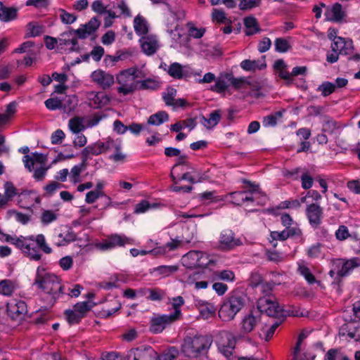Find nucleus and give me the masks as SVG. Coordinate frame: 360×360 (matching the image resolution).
Segmentation results:
<instances>
[{
	"mask_svg": "<svg viewBox=\"0 0 360 360\" xmlns=\"http://www.w3.org/2000/svg\"><path fill=\"white\" fill-rule=\"evenodd\" d=\"M140 297H145L148 300L160 302L166 297L165 290L159 288H141L138 289Z\"/></svg>",
	"mask_w": 360,
	"mask_h": 360,
	"instance_id": "20",
	"label": "nucleus"
},
{
	"mask_svg": "<svg viewBox=\"0 0 360 360\" xmlns=\"http://www.w3.org/2000/svg\"><path fill=\"white\" fill-rule=\"evenodd\" d=\"M169 303L172 306L171 309L174 311L169 315L172 316L176 321L180 320L182 316L181 308L185 303L184 299L181 296H176L170 299Z\"/></svg>",
	"mask_w": 360,
	"mask_h": 360,
	"instance_id": "36",
	"label": "nucleus"
},
{
	"mask_svg": "<svg viewBox=\"0 0 360 360\" xmlns=\"http://www.w3.org/2000/svg\"><path fill=\"white\" fill-rule=\"evenodd\" d=\"M90 77L94 83L103 89L110 88L115 83L114 76L111 73L101 69L92 72Z\"/></svg>",
	"mask_w": 360,
	"mask_h": 360,
	"instance_id": "13",
	"label": "nucleus"
},
{
	"mask_svg": "<svg viewBox=\"0 0 360 360\" xmlns=\"http://www.w3.org/2000/svg\"><path fill=\"white\" fill-rule=\"evenodd\" d=\"M198 198L200 201L206 202L207 203L213 202H219L223 200V198L216 195L214 191H205L198 194Z\"/></svg>",
	"mask_w": 360,
	"mask_h": 360,
	"instance_id": "54",
	"label": "nucleus"
},
{
	"mask_svg": "<svg viewBox=\"0 0 360 360\" xmlns=\"http://www.w3.org/2000/svg\"><path fill=\"white\" fill-rule=\"evenodd\" d=\"M87 99L89 101L90 105L95 108H101L107 105L110 102L109 96L102 91H90L87 93Z\"/></svg>",
	"mask_w": 360,
	"mask_h": 360,
	"instance_id": "23",
	"label": "nucleus"
},
{
	"mask_svg": "<svg viewBox=\"0 0 360 360\" xmlns=\"http://www.w3.org/2000/svg\"><path fill=\"white\" fill-rule=\"evenodd\" d=\"M210 345V339L205 335L187 337L181 346V352L188 357L195 358L207 352Z\"/></svg>",
	"mask_w": 360,
	"mask_h": 360,
	"instance_id": "6",
	"label": "nucleus"
},
{
	"mask_svg": "<svg viewBox=\"0 0 360 360\" xmlns=\"http://www.w3.org/2000/svg\"><path fill=\"white\" fill-rule=\"evenodd\" d=\"M225 79L236 89H241L248 84L247 79L243 77L236 78L231 74H226Z\"/></svg>",
	"mask_w": 360,
	"mask_h": 360,
	"instance_id": "53",
	"label": "nucleus"
},
{
	"mask_svg": "<svg viewBox=\"0 0 360 360\" xmlns=\"http://www.w3.org/2000/svg\"><path fill=\"white\" fill-rule=\"evenodd\" d=\"M214 82L215 84L210 88V90L212 91L222 94L224 93L229 87L227 80L226 81L224 79H216Z\"/></svg>",
	"mask_w": 360,
	"mask_h": 360,
	"instance_id": "57",
	"label": "nucleus"
},
{
	"mask_svg": "<svg viewBox=\"0 0 360 360\" xmlns=\"http://www.w3.org/2000/svg\"><path fill=\"white\" fill-rule=\"evenodd\" d=\"M259 311L266 313L269 316H276L282 311L278 304L269 297H262L258 302Z\"/></svg>",
	"mask_w": 360,
	"mask_h": 360,
	"instance_id": "17",
	"label": "nucleus"
},
{
	"mask_svg": "<svg viewBox=\"0 0 360 360\" xmlns=\"http://www.w3.org/2000/svg\"><path fill=\"white\" fill-rule=\"evenodd\" d=\"M45 44L48 49L52 50L56 48V45L58 44L59 46H67L72 45L70 48L71 51L75 50V46L77 44V39H59L57 40L56 38L46 36L44 38Z\"/></svg>",
	"mask_w": 360,
	"mask_h": 360,
	"instance_id": "27",
	"label": "nucleus"
},
{
	"mask_svg": "<svg viewBox=\"0 0 360 360\" xmlns=\"http://www.w3.org/2000/svg\"><path fill=\"white\" fill-rule=\"evenodd\" d=\"M188 66H183L179 63L174 62L169 65L168 75L177 79H181L188 75Z\"/></svg>",
	"mask_w": 360,
	"mask_h": 360,
	"instance_id": "32",
	"label": "nucleus"
},
{
	"mask_svg": "<svg viewBox=\"0 0 360 360\" xmlns=\"http://www.w3.org/2000/svg\"><path fill=\"white\" fill-rule=\"evenodd\" d=\"M44 32V26L37 22H30L26 26L25 37H36Z\"/></svg>",
	"mask_w": 360,
	"mask_h": 360,
	"instance_id": "41",
	"label": "nucleus"
},
{
	"mask_svg": "<svg viewBox=\"0 0 360 360\" xmlns=\"http://www.w3.org/2000/svg\"><path fill=\"white\" fill-rule=\"evenodd\" d=\"M18 10L13 7H7L0 1V20L8 22L17 18Z\"/></svg>",
	"mask_w": 360,
	"mask_h": 360,
	"instance_id": "38",
	"label": "nucleus"
},
{
	"mask_svg": "<svg viewBox=\"0 0 360 360\" xmlns=\"http://www.w3.org/2000/svg\"><path fill=\"white\" fill-rule=\"evenodd\" d=\"M344 125L337 121L327 118L323 123L322 130L329 134H337L340 132Z\"/></svg>",
	"mask_w": 360,
	"mask_h": 360,
	"instance_id": "39",
	"label": "nucleus"
},
{
	"mask_svg": "<svg viewBox=\"0 0 360 360\" xmlns=\"http://www.w3.org/2000/svg\"><path fill=\"white\" fill-rule=\"evenodd\" d=\"M221 118V111L214 110L209 114L207 117L202 116L200 122L205 128L211 129L219 122Z\"/></svg>",
	"mask_w": 360,
	"mask_h": 360,
	"instance_id": "37",
	"label": "nucleus"
},
{
	"mask_svg": "<svg viewBox=\"0 0 360 360\" xmlns=\"http://www.w3.org/2000/svg\"><path fill=\"white\" fill-rule=\"evenodd\" d=\"M182 243V240L179 238L172 239L167 242L165 245L157 246L153 248V252L155 255H164L169 252L174 251L179 248Z\"/></svg>",
	"mask_w": 360,
	"mask_h": 360,
	"instance_id": "31",
	"label": "nucleus"
},
{
	"mask_svg": "<svg viewBox=\"0 0 360 360\" xmlns=\"http://www.w3.org/2000/svg\"><path fill=\"white\" fill-rule=\"evenodd\" d=\"M169 120L168 114L165 111H159L150 115L148 120L147 125L159 126Z\"/></svg>",
	"mask_w": 360,
	"mask_h": 360,
	"instance_id": "47",
	"label": "nucleus"
},
{
	"mask_svg": "<svg viewBox=\"0 0 360 360\" xmlns=\"http://www.w3.org/2000/svg\"><path fill=\"white\" fill-rule=\"evenodd\" d=\"M345 13L341 4L336 3L331 8L327 9L326 18L328 20L339 22L344 18Z\"/></svg>",
	"mask_w": 360,
	"mask_h": 360,
	"instance_id": "34",
	"label": "nucleus"
},
{
	"mask_svg": "<svg viewBox=\"0 0 360 360\" xmlns=\"http://www.w3.org/2000/svg\"><path fill=\"white\" fill-rule=\"evenodd\" d=\"M178 270V265H162L151 269L150 273L155 277L164 278L170 276Z\"/></svg>",
	"mask_w": 360,
	"mask_h": 360,
	"instance_id": "28",
	"label": "nucleus"
},
{
	"mask_svg": "<svg viewBox=\"0 0 360 360\" xmlns=\"http://www.w3.org/2000/svg\"><path fill=\"white\" fill-rule=\"evenodd\" d=\"M75 239L76 234L70 227L67 226H62L58 231L56 230L52 237L53 244L58 247L65 246Z\"/></svg>",
	"mask_w": 360,
	"mask_h": 360,
	"instance_id": "12",
	"label": "nucleus"
},
{
	"mask_svg": "<svg viewBox=\"0 0 360 360\" xmlns=\"http://www.w3.org/2000/svg\"><path fill=\"white\" fill-rule=\"evenodd\" d=\"M197 51L202 57L207 60L216 58L221 55V49L218 46L204 41L198 43Z\"/></svg>",
	"mask_w": 360,
	"mask_h": 360,
	"instance_id": "19",
	"label": "nucleus"
},
{
	"mask_svg": "<svg viewBox=\"0 0 360 360\" xmlns=\"http://www.w3.org/2000/svg\"><path fill=\"white\" fill-rule=\"evenodd\" d=\"M85 169V164L82 163L75 165L70 172V179L73 184H77L81 181L80 174Z\"/></svg>",
	"mask_w": 360,
	"mask_h": 360,
	"instance_id": "51",
	"label": "nucleus"
},
{
	"mask_svg": "<svg viewBox=\"0 0 360 360\" xmlns=\"http://www.w3.org/2000/svg\"><path fill=\"white\" fill-rule=\"evenodd\" d=\"M134 28L138 35L143 37L148 32V23L145 18L138 15L134 20Z\"/></svg>",
	"mask_w": 360,
	"mask_h": 360,
	"instance_id": "40",
	"label": "nucleus"
},
{
	"mask_svg": "<svg viewBox=\"0 0 360 360\" xmlns=\"http://www.w3.org/2000/svg\"><path fill=\"white\" fill-rule=\"evenodd\" d=\"M317 91H321L323 96H328L335 91V85L332 82H324L318 86Z\"/></svg>",
	"mask_w": 360,
	"mask_h": 360,
	"instance_id": "59",
	"label": "nucleus"
},
{
	"mask_svg": "<svg viewBox=\"0 0 360 360\" xmlns=\"http://www.w3.org/2000/svg\"><path fill=\"white\" fill-rule=\"evenodd\" d=\"M58 219V214L51 210H45L41 216V221L44 225H48Z\"/></svg>",
	"mask_w": 360,
	"mask_h": 360,
	"instance_id": "58",
	"label": "nucleus"
},
{
	"mask_svg": "<svg viewBox=\"0 0 360 360\" xmlns=\"http://www.w3.org/2000/svg\"><path fill=\"white\" fill-rule=\"evenodd\" d=\"M65 316L68 322L70 324L78 323L82 319V316L78 314L74 309L72 310H66Z\"/></svg>",
	"mask_w": 360,
	"mask_h": 360,
	"instance_id": "62",
	"label": "nucleus"
},
{
	"mask_svg": "<svg viewBox=\"0 0 360 360\" xmlns=\"http://www.w3.org/2000/svg\"><path fill=\"white\" fill-rule=\"evenodd\" d=\"M196 126V121L194 118H188L176 122L170 126V129L175 132H179L181 130L188 128L189 130L193 129Z\"/></svg>",
	"mask_w": 360,
	"mask_h": 360,
	"instance_id": "45",
	"label": "nucleus"
},
{
	"mask_svg": "<svg viewBox=\"0 0 360 360\" xmlns=\"http://www.w3.org/2000/svg\"><path fill=\"white\" fill-rule=\"evenodd\" d=\"M105 194L100 191H90L86 193L85 202L89 204L95 202L100 197H105Z\"/></svg>",
	"mask_w": 360,
	"mask_h": 360,
	"instance_id": "60",
	"label": "nucleus"
},
{
	"mask_svg": "<svg viewBox=\"0 0 360 360\" xmlns=\"http://www.w3.org/2000/svg\"><path fill=\"white\" fill-rule=\"evenodd\" d=\"M179 355V351L174 348H170L167 352L158 354V360H175Z\"/></svg>",
	"mask_w": 360,
	"mask_h": 360,
	"instance_id": "64",
	"label": "nucleus"
},
{
	"mask_svg": "<svg viewBox=\"0 0 360 360\" xmlns=\"http://www.w3.org/2000/svg\"><path fill=\"white\" fill-rule=\"evenodd\" d=\"M260 321L261 314L258 311H250L245 314L240 321V331L238 334H243L245 339V335L252 332L258 326Z\"/></svg>",
	"mask_w": 360,
	"mask_h": 360,
	"instance_id": "11",
	"label": "nucleus"
},
{
	"mask_svg": "<svg viewBox=\"0 0 360 360\" xmlns=\"http://www.w3.org/2000/svg\"><path fill=\"white\" fill-rule=\"evenodd\" d=\"M18 288V284L13 281L4 279L0 281V294L3 295H11Z\"/></svg>",
	"mask_w": 360,
	"mask_h": 360,
	"instance_id": "44",
	"label": "nucleus"
},
{
	"mask_svg": "<svg viewBox=\"0 0 360 360\" xmlns=\"http://www.w3.org/2000/svg\"><path fill=\"white\" fill-rule=\"evenodd\" d=\"M240 245L242 241L240 238H235L231 230L227 229L221 232L219 240V246L221 250H229Z\"/></svg>",
	"mask_w": 360,
	"mask_h": 360,
	"instance_id": "16",
	"label": "nucleus"
},
{
	"mask_svg": "<svg viewBox=\"0 0 360 360\" xmlns=\"http://www.w3.org/2000/svg\"><path fill=\"white\" fill-rule=\"evenodd\" d=\"M1 236L4 241L15 245L30 259L39 261L41 259V253L39 252L38 249L33 244L34 236L27 237L22 236H17L3 233Z\"/></svg>",
	"mask_w": 360,
	"mask_h": 360,
	"instance_id": "4",
	"label": "nucleus"
},
{
	"mask_svg": "<svg viewBox=\"0 0 360 360\" xmlns=\"http://www.w3.org/2000/svg\"><path fill=\"white\" fill-rule=\"evenodd\" d=\"M244 339L243 334L234 335L230 331H221L217 340L219 351L225 356H230L236 347V342Z\"/></svg>",
	"mask_w": 360,
	"mask_h": 360,
	"instance_id": "8",
	"label": "nucleus"
},
{
	"mask_svg": "<svg viewBox=\"0 0 360 360\" xmlns=\"http://www.w3.org/2000/svg\"><path fill=\"white\" fill-rule=\"evenodd\" d=\"M22 162L29 172H34L33 177L37 181L43 180L50 168L47 165V156L37 152L23 156Z\"/></svg>",
	"mask_w": 360,
	"mask_h": 360,
	"instance_id": "5",
	"label": "nucleus"
},
{
	"mask_svg": "<svg viewBox=\"0 0 360 360\" xmlns=\"http://www.w3.org/2000/svg\"><path fill=\"white\" fill-rule=\"evenodd\" d=\"M140 41L143 52L147 55L153 54L158 49V42L155 36H143Z\"/></svg>",
	"mask_w": 360,
	"mask_h": 360,
	"instance_id": "30",
	"label": "nucleus"
},
{
	"mask_svg": "<svg viewBox=\"0 0 360 360\" xmlns=\"http://www.w3.org/2000/svg\"><path fill=\"white\" fill-rule=\"evenodd\" d=\"M186 13L181 9H172L169 10L167 15L166 25L169 26L170 20H172L171 23V28H177L179 27L178 22L185 18Z\"/></svg>",
	"mask_w": 360,
	"mask_h": 360,
	"instance_id": "35",
	"label": "nucleus"
},
{
	"mask_svg": "<svg viewBox=\"0 0 360 360\" xmlns=\"http://www.w3.org/2000/svg\"><path fill=\"white\" fill-rule=\"evenodd\" d=\"M94 306V303L90 301H84L77 303L74 305L73 309L82 316L84 317L88 311Z\"/></svg>",
	"mask_w": 360,
	"mask_h": 360,
	"instance_id": "52",
	"label": "nucleus"
},
{
	"mask_svg": "<svg viewBox=\"0 0 360 360\" xmlns=\"http://www.w3.org/2000/svg\"><path fill=\"white\" fill-rule=\"evenodd\" d=\"M60 18L61 21L67 25L72 24L77 20V15L70 13L63 9L60 11Z\"/></svg>",
	"mask_w": 360,
	"mask_h": 360,
	"instance_id": "63",
	"label": "nucleus"
},
{
	"mask_svg": "<svg viewBox=\"0 0 360 360\" xmlns=\"http://www.w3.org/2000/svg\"><path fill=\"white\" fill-rule=\"evenodd\" d=\"M99 26L100 22L96 18H92L88 23L76 30L75 32L80 39H85L94 34Z\"/></svg>",
	"mask_w": 360,
	"mask_h": 360,
	"instance_id": "26",
	"label": "nucleus"
},
{
	"mask_svg": "<svg viewBox=\"0 0 360 360\" xmlns=\"http://www.w3.org/2000/svg\"><path fill=\"white\" fill-rule=\"evenodd\" d=\"M103 146V141H98L85 147L81 152L83 161L86 162L91 156L104 153Z\"/></svg>",
	"mask_w": 360,
	"mask_h": 360,
	"instance_id": "25",
	"label": "nucleus"
},
{
	"mask_svg": "<svg viewBox=\"0 0 360 360\" xmlns=\"http://www.w3.org/2000/svg\"><path fill=\"white\" fill-rule=\"evenodd\" d=\"M213 276V281H222L227 283H233L236 280L235 273L230 269L214 271Z\"/></svg>",
	"mask_w": 360,
	"mask_h": 360,
	"instance_id": "42",
	"label": "nucleus"
},
{
	"mask_svg": "<svg viewBox=\"0 0 360 360\" xmlns=\"http://www.w3.org/2000/svg\"><path fill=\"white\" fill-rule=\"evenodd\" d=\"M160 86V82L155 78L139 80L138 90H155Z\"/></svg>",
	"mask_w": 360,
	"mask_h": 360,
	"instance_id": "49",
	"label": "nucleus"
},
{
	"mask_svg": "<svg viewBox=\"0 0 360 360\" xmlns=\"http://www.w3.org/2000/svg\"><path fill=\"white\" fill-rule=\"evenodd\" d=\"M146 74L143 67L133 66L119 72L115 78L118 84L116 91L120 96L133 94L138 90L139 78L146 77Z\"/></svg>",
	"mask_w": 360,
	"mask_h": 360,
	"instance_id": "3",
	"label": "nucleus"
},
{
	"mask_svg": "<svg viewBox=\"0 0 360 360\" xmlns=\"http://www.w3.org/2000/svg\"><path fill=\"white\" fill-rule=\"evenodd\" d=\"M33 244L38 249L39 252V248L46 254H50L52 252V249L46 243L45 236L43 234H38L35 237L34 236Z\"/></svg>",
	"mask_w": 360,
	"mask_h": 360,
	"instance_id": "50",
	"label": "nucleus"
},
{
	"mask_svg": "<svg viewBox=\"0 0 360 360\" xmlns=\"http://www.w3.org/2000/svg\"><path fill=\"white\" fill-rule=\"evenodd\" d=\"M68 127L73 134H78L84 131L86 127L84 117H74L68 122Z\"/></svg>",
	"mask_w": 360,
	"mask_h": 360,
	"instance_id": "43",
	"label": "nucleus"
},
{
	"mask_svg": "<svg viewBox=\"0 0 360 360\" xmlns=\"http://www.w3.org/2000/svg\"><path fill=\"white\" fill-rule=\"evenodd\" d=\"M6 307L7 313L12 319H21L27 311L26 303L20 300H11Z\"/></svg>",
	"mask_w": 360,
	"mask_h": 360,
	"instance_id": "14",
	"label": "nucleus"
},
{
	"mask_svg": "<svg viewBox=\"0 0 360 360\" xmlns=\"http://www.w3.org/2000/svg\"><path fill=\"white\" fill-rule=\"evenodd\" d=\"M274 46L275 51L278 53H285L290 48L289 41L284 38H276L274 41Z\"/></svg>",
	"mask_w": 360,
	"mask_h": 360,
	"instance_id": "56",
	"label": "nucleus"
},
{
	"mask_svg": "<svg viewBox=\"0 0 360 360\" xmlns=\"http://www.w3.org/2000/svg\"><path fill=\"white\" fill-rule=\"evenodd\" d=\"M171 38L173 40L172 46L176 49L187 48L189 42V37L183 33V30L180 27L177 28H171L168 30Z\"/></svg>",
	"mask_w": 360,
	"mask_h": 360,
	"instance_id": "21",
	"label": "nucleus"
},
{
	"mask_svg": "<svg viewBox=\"0 0 360 360\" xmlns=\"http://www.w3.org/2000/svg\"><path fill=\"white\" fill-rule=\"evenodd\" d=\"M331 49L336 50L341 55H350L354 49L353 42L349 38L338 37L332 43Z\"/></svg>",
	"mask_w": 360,
	"mask_h": 360,
	"instance_id": "24",
	"label": "nucleus"
},
{
	"mask_svg": "<svg viewBox=\"0 0 360 360\" xmlns=\"http://www.w3.org/2000/svg\"><path fill=\"white\" fill-rule=\"evenodd\" d=\"M306 214L310 224L313 226H319L323 217V209L319 204L311 203L306 209Z\"/></svg>",
	"mask_w": 360,
	"mask_h": 360,
	"instance_id": "22",
	"label": "nucleus"
},
{
	"mask_svg": "<svg viewBox=\"0 0 360 360\" xmlns=\"http://www.w3.org/2000/svg\"><path fill=\"white\" fill-rule=\"evenodd\" d=\"M34 285L53 301L64 293L61 278L44 266L37 269Z\"/></svg>",
	"mask_w": 360,
	"mask_h": 360,
	"instance_id": "2",
	"label": "nucleus"
},
{
	"mask_svg": "<svg viewBox=\"0 0 360 360\" xmlns=\"http://www.w3.org/2000/svg\"><path fill=\"white\" fill-rule=\"evenodd\" d=\"M212 18L217 23L230 24L231 21L227 18L225 13L217 8H214L212 13Z\"/></svg>",
	"mask_w": 360,
	"mask_h": 360,
	"instance_id": "55",
	"label": "nucleus"
},
{
	"mask_svg": "<svg viewBox=\"0 0 360 360\" xmlns=\"http://www.w3.org/2000/svg\"><path fill=\"white\" fill-rule=\"evenodd\" d=\"M103 151L104 153L109 152H115L119 149H122V141L119 139H114L112 138L108 137L105 141H103Z\"/></svg>",
	"mask_w": 360,
	"mask_h": 360,
	"instance_id": "48",
	"label": "nucleus"
},
{
	"mask_svg": "<svg viewBox=\"0 0 360 360\" xmlns=\"http://www.w3.org/2000/svg\"><path fill=\"white\" fill-rule=\"evenodd\" d=\"M246 303L245 297L243 295H231L221 305L219 316L224 321L233 320L236 315L244 307Z\"/></svg>",
	"mask_w": 360,
	"mask_h": 360,
	"instance_id": "7",
	"label": "nucleus"
},
{
	"mask_svg": "<svg viewBox=\"0 0 360 360\" xmlns=\"http://www.w3.org/2000/svg\"><path fill=\"white\" fill-rule=\"evenodd\" d=\"M259 193L256 188L250 191H236L230 193L229 195L231 198L232 203L240 205L245 202H255Z\"/></svg>",
	"mask_w": 360,
	"mask_h": 360,
	"instance_id": "18",
	"label": "nucleus"
},
{
	"mask_svg": "<svg viewBox=\"0 0 360 360\" xmlns=\"http://www.w3.org/2000/svg\"><path fill=\"white\" fill-rule=\"evenodd\" d=\"M341 268L338 271V274L340 276H345L349 274L354 268L360 266V258L354 257L350 259H342L340 262Z\"/></svg>",
	"mask_w": 360,
	"mask_h": 360,
	"instance_id": "29",
	"label": "nucleus"
},
{
	"mask_svg": "<svg viewBox=\"0 0 360 360\" xmlns=\"http://www.w3.org/2000/svg\"><path fill=\"white\" fill-rule=\"evenodd\" d=\"M127 360H158V353L150 347L131 349Z\"/></svg>",
	"mask_w": 360,
	"mask_h": 360,
	"instance_id": "15",
	"label": "nucleus"
},
{
	"mask_svg": "<svg viewBox=\"0 0 360 360\" xmlns=\"http://www.w3.org/2000/svg\"><path fill=\"white\" fill-rule=\"evenodd\" d=\"M246 35H252L259 32L257 19L253 16H248L244 19Z\"/></svg>",
	"mask_w": 360,
	"mask_h": 360,
	"instance_id": "46",
	"label": "nucleus"
},
{
	"mask_svg": "<svg viewBox=\"0 0 360 360\" xmlns=\"http://www.w3.org/2000/svg\"><path fill=\"white\" fill-rule=\"evenodd\" d=\"M297 264L298 273L305 279L309 285H313L314 283L320 284V281L316 280L312 271L309 268L306 263L304 262H300Z\"/></svg>",
	"mask_w": 360,
	"mask_h": 360,
	"instance_id": "33",
	"label": "nucleus"
},
{
	"mask_svg": "<svg viewBox=\"0 0 360 360\" xmlns=\"http://www.w3.org/2000/svg\"><path fill=\"white\" fill-rule=\"evenodd\" d=\"M126 244H132V239L124 235L112 234L100 242L94 243V247L101 251H108Z\"/></svg>",
	"mask_w": 360,
	"mask_h": 360,
	"instance_id": "9",
	"label": "nucleus"
},
{
	"mask_svg": "<svg viewBox=\"0 0 360 360\" xmlns=\"http://www.w3.org/2000/svg\"><path fill=\"white\" fill-rule=\"evenodd\" d=\"M188 35H189V37H193L195 39H200V38H201L204 35V34L205 32V28H203V27L198 28V27H195L191 23H188Z\"/></svg>",
	"mask_w": 360,
	"mask_h": 360,
	"instance_id": "61",
	"label": "nucleus"
},
{
	"mask_svg": "<svg viewBox=\"0 0 360 360\" xmlns=\"http://www.w3.org/2000/svg\"><path fill=\"white\" fill-rule=\"evenodd\" d=\"M176 321L169 314H153L150 321V331L154 334L160 333Z\"/></svg>",
	"mask_w": 360,
	"mask_h": 360,
	"instance_id": "10",
	"label": "nucleus"
},
{
	"mask_svg": "<svg viewBox=\"0 0 360 360\" xmlns=\"http://www.w3.org/2000/svg\"><path fill=\"white\" fill-rule=\"evenodd\" d=\"M181 262L183 266L187 269H204L202 272L196 271L189 274L184 283L188 286H193L195 290L207 288L208 276L205 269L215 266L217 262L214 257L202 251L191 250L181 257Z\"/></svg>",
	"mask_w": 360,
	"mask_h": 360,
	"instance_id": "1",
	"label": "nucleus"
}]
</instances>
